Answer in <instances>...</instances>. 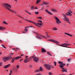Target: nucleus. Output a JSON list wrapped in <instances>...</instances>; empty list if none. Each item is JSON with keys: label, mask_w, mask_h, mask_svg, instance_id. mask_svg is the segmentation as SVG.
<instances>
[{"label": "nucleus", "mask_w": 75, "mask_h": 75, "mask_svg": "<svg viewBox=\"0 0 75 75\" xmlns=\"http://www.w3.org/2000/svg\"><path fill=\"white\" fill-rule=\"evenodd\" d=\"M4 6L5 8L7 9V10H8L9 11H11L12 13H14V12L13 11L11 10L9 8V7L10 8H11V7L9 4L7 3H4Z\"/></svg>", "instance_id": "obj_1"}, {"label": "nucleus", "mask_w": 75, "mask_h": 75, "mask_svg": "<svg viewBox=\"0 0 75 75\" xmlns=\"http://www.w3.org/2000/svg\"><path fill=\"white\" fill-rule=\"evenodd\" d=\"M70 45V44L64 43L62 45H59V46H60V47H68L67 46H68V45Z\"/></svg>", "instance_id": "obj_2"}, {"label": "nucleus", "mask_w": 75, "mask_h": 75, "mask_svg": "<svg viewBox=\"0 0 75 75\" xmlns=\"http://www.w3.org/2000/svg\"><path fill=\"white\" fill-rule=\"evenodd\" d=\"M44 66L48 70H50L51 69V65H50L49 64H45L44 65Z\"/></svg>", "instance_id": "obj_3"}, {"label": "nucleus", "mask_w": 75, "mask_h": 75, "mask_svg": "<svg viewBox=\"0 0 75 75\" xmlns=\"http://www.w3.org/2000/svg\"><path fill=\"white\" fill-rule=\"evenodd\" d=\"M48 41H51V42H54V43H56V44H59V42L55 40H54L53 39H49L48 40Z\"/></svg>", "instance_id": "obj_4"}, {"label": "nucleus", "mask_w": 75, "mask_h": 75, "mask_svg": "<svg viewBox=\"0 0 75 75\" xmlns=\"http://www.w3.org/2000/svg\"><path fill=\"white\" fill-rule=\"evenodd\" d=\"M37 38H38V39H40V40H41L42 39V38H46V39H47V37H46L45 36H43L42 35H40L39 36H37Z\"/></svg>", "instance_id": "obj_5"}, {"label": "nucleus", "mask_w": 75, "mask_h": 75, "mask_svg": "<svg viewBox=\"0 0 75 75\" xmlns=\"http://www.w3.org/2000/svg\"><path fill=\"white\" fill-rule=\"evenodd\" d=\"M55 20H56V23L57 24H59V23H61V21L59 20V19L57 17H55Z\"/></svg>", "instance_id": "obj_6"}, {"label": "nucleus", "mask_w": 75, "mask_h": 75, "mask_svg": "<svg viewBox=\"0 0 75 75\" xmlns=\"http://www.w3.org/2000/svg\"><path fill=\"white\" fill-rule=\"evenodd\" d=\"M31 59V57L29 58L28 59H25L24 60L23 62H25V63H27V62H29V61H30Z\"/></svg>", "instance_id": "obj_7"}, {"label": "nucleus", "mask_w": 75, "mask_h": 75, "mask_svg": "<svg viewBox=\"0 0 75 75\" xmlns=\"http://www.w3.org/2000/svg\"><path fill=\"white\" fill-rule=\"evenodd\" d=\"M38 59H39L37 57H35L33 58V61L36 62H38Z\"/></svg>", "instance_id": "obj_8"}, {"label": "nucleus", "mask_w": 75, "mask_h": 75, "mask_svg": "<svg viewBox=\"0 0 75 75\" xmlns=\"http://www.w3.org/2000/svg\"><path fill=\"white\" fill-rule=\"evenodd\" d=\"M72 12L71 11H69V12H67V13H66V14L67 16H72V14H71V13H72Z\"/></svg>", "instance_id": "obj_9"}, {"label": "nucleus", "mask_w": 75, "mask_h": 75, "mask_svg": "<svg viewBox=\"0 0 75 75\" xmlns=\"http://www.w3.org/2000/svg\"><path fill=\"white\" fill-rule=\"evenodd\" d=\"M26 21H28V22H30V23H33V24H35V25H36V26L38 27V25H37V23H34V22H33L32 21H29V20H27Z\"/></svg>", "instance_id": "obj_10"}, {"label": "nucleus", "mask_w": 75, "mask_h": 75, "mask_svg": "<svg viewBox=\"0 0 75 75\" xmlns=\"http://www.w3.org/2000/svg\"><path fill=\"white\" fill-rule=\"evenodd\" d=\"M62 71L63 72H67V69H65L64 68H63L62 69Z\"/></svg>", "instance_id": "obj_11"}, {"label": "nucleus", "mask_w": 75, "mask_h": 75, "mask_svg": "<svg viewBox=\"0 0 75 75\" xmlns=\"http://www.w3.org/2000/svg\"><path fill=\"white\" fill-rule=\"evenodd\" d=\"M65 65V64H60L59 65V67L60 68H63V67H64Z\"/></svg>", "instance_id": "obj_12"}, {"label": "nucleus", "mask_w": 75, "mask_h": 75, "mask_svg": "<svg viewBox=\"0 0 75 75\" xmlns=\"http://www.w3.org/2000/svg\"><path fill=\"white\" fill-rule=\"evenodd\" d=\"M14 58L15 60H16L17 59H18L20 58H21V57H19V56H18L16 57H14Z\"/></svg>", "instance_id": "obj_13"}, {"label": "nucleus", "mask_w": 75, "mask_h": 75, "mask_svg": "<svg viewBox=\"0 0 75 75\" xmlns=\"http://www.w3.org/2000/svg\"><path fill=\"white\" fill-rule=\"evenodd\" d=\"M3 61L4 62H6L7 61H8L7 60V57H4L3 59Z\"/></svg>", "instance_id": "obj_14"}, {"label": "nucleus", "mask_w": 75, "mask_h": 75, "mask_svg": "<svg viewBox=\"0 0 75 75\" xmlns=\"http://www.w3.org/2000/svg\"><path fill=\"white\" fill-rule=\"evenodd\" d=\"M10 67V64H8L4 67V68H8V67Z\"/></svg>", "instance_id": "obj_15"}, {"label": "nucleus", "mask_w": 75, "mask_h": 75, "mask_svg": "<svg viewBox=\"0 0 75 75\" xmlns=\"http://www.w3.org/2000/svg\"><path fill=\"white\" fill-rule=\"evenodd\" d=\"M6 29V28L4 27L0 26V30H5Z\"/></svg>", "instance_id": "obj_16"}, {"label": "nucleus", "mask_w": 75, "mask_h": 75, "mask_svg": "<svg viewBox=\"0 0 75 75\" xmlns=\"http://www.w3.org/2000/svg\"><path fill=\"white\" fill-rule=\"evenodd\" d=\"M64 34L66 35H68V36H70V37H72V35H70L69 33H64Z\"/></svg>", "instance_id": "obj_17"}, {"label": "nucleus", "mask_w": 75, "mask_h": 75, "mask_svg": "<svg viewBox=\"0 0 75 75\" xmlns=\"http://www.w3.org/2000/svg\"><path fill=\"white\" fill-rule=\"evenodd\" d=\"M42 52H46V50L44 48L42 49Z\"/></svg>", "instance_id": "obj_18"}, {"label": "nucleus", "mask_w": 75, "mask_h": 75, "mask_svg": "<svg viewBox=\"0 0 75 75\" xmlns=\"http://www.w3.org/2000/svg\"><path fill=\"white\" fill-rule=\"evenodd\" d=\"M49 4V3H48L45 2L44 1L43 2L42 6L43 5V4L44 5H48Z\"/></svg>", "instance_id": "obj_19"}, {"label": "nucleus", "mask_w": 75, "mask_h": 75, "mask_svg": "<svg viewBox=\"0 0 75 75\" xmlns=\"http://www.w3.org/2000/svg\"><path fill=\"white\" fill-rule=\"evenodd\" d=\"M7 58V59L8 60H10L11 58H12V57H6Z\"/></svg>", "instance_id": "obj_20"}, {"label": "nucleus", "mask_w": 75, "mask_h": 75, "mask_svg": "<svg viewBox=\"0 0 75 75\" xmlns=\"http://www.w3.org/2000/svg\"><path fill=\"white\" fill-rule=\"evenodd\" d=\"M12 50H14L15 51H17L18 50V48H12Z\"/></svg>", "instance_id": "obj_21"}, {"label": "nucleus", "mask_w": 75, "mask_h": 75, "mask_svg": "<svg viewBox=\"0 0 75 75\" xmlns=\"http://www.w3.org/2000/svg\"><path fill=\"white\" fill-rule=\"evenodd\" d=\"M25 31L23 32V33H26L27 32V31H28V30L27 29H25L24 30Z\"/></svg>", "instance_id": "obj_22"}, {"label": "nucleus", "mask_w": 75, "mask_h": 75, "mask_svg": "<svg viewBox=\"0 0 75 75\" xmlns=\"http://www.w3.org/2000/svg\"><path fill=\"white\" fill-rule=\"evenodd\" d=\"M15 60V59H14H14H12V60L11 61V63H13V62H14Z\"/></svg>", "instance_id": "obj_23"}, {"label": "nucleus", "mask_w": 75, "mask_h": 75, "mask_svg": "<svg viewBox=\"0 0 75 75\" xmlns=\"http://www.w3.org/2000/svg\"><path fill=\"white\" fill-rule=\"evenodd\" d=\"M41 1V0H37V3H36V4H38L39 3H40Z\"/></svg>", "instance_id": "obj_24"}, {"label": "nucleus", "mask_w": 75, "mask_h": 75, "mask_svg": "<svg viewBox=\"0 0 75 75\" xmlns=\"http://www.w3.org/2000/svg\"><path fill=\"white\" fill-rule=\"evenodd\" d=\"M51 11H53V12H56L57 11V10L55 9H52Z\"/></svg>", "instance_id": "obj_25"}, {"label": "nucleus", "mask_w": 75, "mask_h": 75, "mask_svg": "<svg viewBox=\"0 0 75 75\" xmlns=\"http://www.w3.org/2000/svg\"><path fill=\"white\" fill-rule=\"evenodd\" d=\"M40 71H43V69L42 67H40Z\"/></svg>", "instance_id": "obj_26"}, {"label": "nucleus", "mask_w": 75, "mask_h": 75, "mask_svg": "<svg viewBox=\"0 0 75 75\" xmlns=\"http://www.w3.org/2000/svg\"><path fill=\"white\" fill-rule=\"evenodd\" d=\"M66 21H67V22H68V23H69V19L68 18H66Z\"/></svg>", "instance_id": "obj_27"}, {"label": "nucleus", "mask_w": 75, "mask_h": 75, "mask_svg": "<svg viewBox=\"0 0 75 75\" xmlns=\"http://www.w3.org/2000/svg\"><path fill=\"white\" fill-rule=\"evenodd\" d=\"M47 54H48V55H50V56H52V55H51V54H50V52H47Z\"/></svg>", "instance_id": "obj_28"}, {"label": "nucleus", "mask_w": 75, "mask_h": 75, "mask_svg": "<svg viewBox=\"0 0 75 75\" xmlns=\"http://www.w3.org/2000/svg\"><path fill=\"white\" fill-rule=\"evenodd\" d=\"M3 23L4 24H6L7 25V24H8V23H6V21H4L3 22Z\"/></svg>", "instance_id": "obj_29"}, {"label": "nucleus", "mask_w": 75, "mask_h": 75, "mask_svg": "<svg viewBox=\"0 0 75 75\" xmlns=\"http://www.w3.org/2000/svg\"><path fill=\"white\" fill-rule=\"evenodd\" d=\"M48 14H50V15H52V14H53L52 13H51V12L50 11H49L48 12Z\"/></svg>", "instance_id": "obj_30"}, {"label": "nucleus", "mask_w": 75, "mask_h": 75, "mask_svg": "<svg viewBox=\"0 0 75 75\" xmlns=\"http://www.w3.org/2000/svg\"><path fill=\"white\" fill-rule=\"evenodd\" d=\"M37 24H38L39 25H42V24L41 23H39L38 22H37Z\"/></svg>", "instance_id": "obj_31"}, {"label": "nucleus", "mask_w": 75, "mask_h": 75, "mask_svg": "<svg viewBox=\"0 0 75 75\" xmlns=\"http://www.w3.org/2000/svg\"><path fill=\"white\" fill-rule=\"evenodd\" d=\"M53 30H57V28H56V27H55L53 29Z\"/></svg>", "instance_id": "obj_32"}, {"label": "nucleus", "mask_w": 75, "mask_h": 75, "mask_svg": "<svg viewBox=\"0 0 75 75\" xmlns=\"http://www.w3.org/2000/svg\"><path fill=\"white\" fill-rule=\"evenodd\" d=\"M58 62L59 64H62L63 63V62H62L60 61H59Z\"/></svg>", "instance_id": "obj_33"}, {"label": "nucleus", "mask_w": 75, "mask_h": 75, "mask_svg": "<svg viewBox=\"0 0 75 75\" xmlns=\"http://www.w3.org/2000/svg\"><path fill=\"white\" fill-rule=\"evenodd\" d=\"M35 14H38L39 13V12H35Z\"/></svg>", "instance_id": "obj_34"}, {"label": "nucleus", "mask_w": 75, "mask_h": 75, "mask_svg": "<svg viewBox=\"0 0 75 75\" xmlns=\"http://www.w3.org/2000/svg\"><path fill=\"white\" fill-rule=\"evenodd\" d=\"M39 71H40L39 70H37L35 71V72H38Z\"/></svg>", "instance_id": "obj_35"}, {"label": "nucleus", "mask_w": 75, "mask_h": 75, "mask_svg": "<svg viewBox=\"0 0 75 75\" xmlns=\"http://www.w3.org/2000/svg\"><path fill=\"white\" fill-rule=\"evenodd\" d=\"M46 35H47V38H49V37H50V36H49V35H48V33H46Z\"/></svg>", "instance_id": "obj_36"}, {"label": "nucleus", "mask_w": 75, "mask_h": 75, "mask_svg": "<svg viewBox=\"0 0 75 75\" xmlns=\"http://www.w3.org/2000/svg\"><path fill=\"white\" fill-rule=\"evenodd\" d=\"M38 19H42V17H38Z\"/></svg>", "instance_id": "obj_37"}, {"label": "nucleus", "mask_w": 75, "mask_h": 75, "mask_svg": "<svg viewBox=\"0 0 75 75\" xmlns=\"http://www.w3.org/2000/svg\"><path fill=\"white\" fill-rule=\"evenodd\" d=\"M16 68L17 69L19 68V65H17L16 66Z\"/></svg>", "instance_id": "obj_38"}, {"label": "nucleus", "mask_w": 75, "mask_h": 75, "mask_svg": "<svg viewBox=\"0 0 75 75\" xmlns=\"http://www.w3.org/2000/svg\"><path fill=\"white\" fill-rule=\"evenodd\" d=\"M54 66H56L57 65V63L56 62H54Z\"/></svg>", "instance_id": "obj_39"}, {"label": "nucleus", "mask_w": 75, "mask_h": 75, "mask_svg": "<svg viewBox=\"0 0 75 75\" xmlns=\"http://www.w3.org/2000/svg\"><path fill=\"white\" fill-rule=\"evenodd\" d=\"M23 55L24 54H21V55H20V56H19V57H22V56H23Z\"/></svg>", "instance_id": "obj_40"}, {"label": "nucleus", "mask_w": 75, "mask_h": 75, "mask_svg": "<svg viewBox=\"0 0 75 75\" xmlns=\"http://www.w3.org/2000/svg\"><path fill=\"white\" fill-rule=\"evenodd\" d=\"M45 11L47 12V13H48V12H49V11H48V10H45Z\"/></svg>", "instance_id": "obj_41"}, {"label": "nucleus", "mask_w": 75, "mask_h": 75, "mask_svg": "<svg viewBox=\"0 0 75 75\" xmlns=\"http://www.w3.org/2000/svg\"><path fill=\"white\" fill-rule=\"evenodd\" d=\"M67 17H65L63 18V20H66V18Z\"/></svg>", "instance_id": "obj_42"}, {"label": "nucleus", "mask_w": 75, "mask_h": 75, "mask_svg": "<svg viewBox=\"0 0 75 75\" xmlns=\"http://www.w3.org/2000/svg\"><path fill=\"white\" fill-rule=\"evenodd\" d=\"M33 26H28V27H28V28H30V27H33Z\"/></svg>", "instance_id": "obj_43"}, {"label": "nucleus", "mask_w": 75, "mask_h": 75, "mask_svg": "<svg viewBox=\"0 0 75 75\" xmlns=\"http://www.w3.org/2000/svg\"><path fill=\"white\" fill-rule=\"evenodd\" d=\"M23 59H20V62H21V61H23Z\"/></svg>", "instance_id": "obj_44"}, {"label": "nucleus", "mask_w": 75, "mask_h": 75, "mask_svg": "<svg viewBox=\"0 0 75 75\" xmlns=\"http://www.w3.org/2000/svg\"><path fill=\"white\" fill-rule=\"evenodd\" d=\"M25 59H28V56H25Z\"/></svg>", "instance_id": "obj_45"}, {"label": "nucleus", "mask_w": 75, "mask_h": 75, "mask_svg": "<svg viewBox=\"0 0 75 75\" xmlns=\"http://www.w3.org/2000/svg\"><path fill=\"white\" fill-rule=\"evenodd\" d=\"M1 46L2 47H5V46L3 44L1 45Z\"/></svg>", "instance_id": "obj_46"}, {"label": "nucleus", "mask_w": 75, "mask_h": 75, "mask_svg": "<svg viewBox=\"0 0 75 75\" xmlns=\"http://www.w3.org/2000/svg\"><path fill=\"white\" fill-rule=\"evenodd\" d=\"M31 8H32V9H34V6H33Z\"/></svg>", "instance_id": "obj_47"}, {"label": "nucleus", "mask_w": 75, "mask_h": 75, "mask_svg": "<svg viewBox=\"0 0 75 75\" xmlns=\"http://www.w3.org/2000/svg\"><path fill=\"white\" fill-rule=\"evenodd\" d=\"M32 33H33L34 34H36V33L34 31H32Z\"/></svg>", "instance_id": "obj_48"}, {"label": "nucleus", "mask_w": 75, "mask_h": 75, "mask_svg": "<svg viewBox=\"0 0 75 75\" xmlns=\"http://www.w3.org/2000/svg\"><path fill=\"white\" fill-rule=\"evenodd\" d=\"M32 33H33L34 34H36V33L34 31H32Z\"/></svg>", "instance_id": "obj_49"}, {"label": "nucleus", "mask_w": 75, "mask_h": 75, "mask_svg": "<svg viewBox=\"0 0 75 75\" xmlns=\"http://www.w3.org/2000/svg\"><path fill=\"white\" fill-rule=\"evenodd\" d=\"M38 22H39V23H42V21H39Z\"/></svg>", "instance_id": "obj_50"}, {"label": "nucleus", "mask_w": 75, "mask_h": 75, "mask_svg": "<svg viewBox=\"0 0 75 75\" xmlns=\"http://www.w3.org/2000/svg\"><path fill=\"white\" fill-rule=\"evenodd\" d=\"M63 15L64 16V17H66V15H65V14H63Z\"/></svg>", "instance_id": "obj_51"}, {"label": "nucleus", "mask_w": 75, "mask_h": 75, "mask_svg": "<svg viewBox=\"0 0 75 75\" xmlns=\"http://www.w3.org/2000/svg\"><path fill=\"white\" fill-rule=\"evenodd\" d=\"M0 66H2V63H0Z\"/></svg>", "instance_id": "obj_52"}, {"label": "nucleus", "mask_w": 75, "mask_h": 75, "mask_svg": "<svg viewBox=\"0 0 75 75\" xmlns=\"http://www.w3.org/2000/svg\"><path fill=\"white\" fill-rule=\"evenodd\" d=\"M67 61H68L69 62L70 61V59H67Z\"/></svg>", "instance_id": "obj_53"}, {"label": "nucleus", "mask_w": 75, "mask_h": 75, "mask_svg": "<svg viewBox=\"0 0 75 75\" xmlns=\"http://www.w3.org/2000/svg\"><path fill=\"white\" fill-rule=\"evenodd\" d=\"M34 8H35V9H38V8H37V7H35Z\"/></svg>", "instance_id": "obj_54"}, {"label": "nucleus", "mask_w": 75, "mask_h": 75, "mask_svg": "<svg viewBox=\"0 0 75 75\" xmlns=\"http://www.w3.org/2000/svg\"><path fill=\"white\" fill-rule=\"evenodd\" d=\"M25 12L26 13H28V12L27 11H26Z\"/></svg>", "instance_id": "obj_55"}, {"label": "nucleus", "mask_w": 75, "mask_h": 75, "mask_svg": "<svg viewBox=\"0 0 75 75\" xmlns=\"http://www.w3.org/2000/svg\"><path fill=\"white\" fill-rule=\"evenodd\" d=\"M69 65V64H67V66L68 67V65Z\"/></svg>", "instance_id": "obj_56"}, {"label": "nucleus", "mask_w": 75, "mask_h": 75, "mask_svg": "<svg viewBox=\"0 0 75 75\" xmlns=\"http://www.w3.org/2000/svg\"><path fill=\"white\" fill-rule=\"evenodd\" d=\"M1 54H2V53H1V52H0V56L1 55Z\"/></svg>", "instance_id": "obj_57"}, {"label": "nucleus", "mask_w": 75, "mask_h": 75, "mask_svg": "<svg viewBox=\"0 0 75 75\" xmlns=\"http://www.w3.org/2000/svg\"><path fill=\"white\" fill-rule=\"evenodd\" d=\"M10 72L11 73H12V70H11L10 71Z\"/></svg>", "instance_id": "obj_58"}, {"label": "nucleus", "mask_w": 75, "mask_h": 75, "mask_svg": "<svg viewBox=\"0 0 75 75\" xmlns=\"http://www.w3.org/2000/svg\"><path fill=\"white\" fill-rule=\"evenodd\" d=\"M51 67H52V68H53L54 66H51Z\"/></svg>", "instance_id": "obj_59"}, {"label": "nucleus", "mask_w": 75, "mask_h": 75, "mask_svg": "<svg viewBox=\"0 0 75 75\" xmlns=\"http://www.w3.org/2000/svg\"><path fill=\"white\" fill-rule=\"evenodd\" d=\"M12 74V73H11L9 74V75H11V74Z\"/></svg>", "instance_id": "obj_60"}, {"label": "nucleus", "mask_w": 75, "mask_h": 75, "mask_svg": "<svg viewBox=\"0 0 75 75\" xmlns=\"http://www.w3.org/2000/svg\"><path fill=\"white\" fill-rule=\"evenodd\" d=\"M28 14H31L30 13L28 12Z\"/></svg>", "instance_id": "obj_61"}, {"label": "nucleus", "mask_w": 75, "mask_h": 75, "mask_svg": "<svg viewBox=\"0 0 75 75\" xmlns=\"http://www.w3.org/2000/svg\"><path fill=\"white\" fill-rule=\"evenodd\" d=\"M65 42H68L65 41Z\"/></svg>", "instance_id": "obj_62"}, {"label": "nucleus", "mask_w": 75, "mask_h": 75, "mask_svg": "<svg viewBox=\"0 0 75 75\" xmlns=\"http://www.w3.org/2000/svg\"><path fill=\"white\" fill-rule=\"evenodd\" d=\"M14 1H17V0H14Z\"/></svg>", "instance_id": "obj_63"}, {"label": "nucleus", "mask_w": 75, "mask_h": 75, "mask_svg": "<svg viewBox=\"0 0 75 75\" xmlns=\"http://www.w3.org/2000/svg\"><path fill=\"white\" fill-rule=\"evenodd\" d=\"M0 42H1V40H0Z\"/></svg>", "instance_id": "obj_64"}]
</instances>
